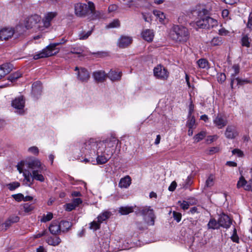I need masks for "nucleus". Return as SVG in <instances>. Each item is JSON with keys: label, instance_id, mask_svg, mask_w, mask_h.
<instances>
[{"label": "nucleus", "instance_id": "obj_10", "mask_svg": "<svg viewBox=\"0 0 252 252\" xmlns=\"http://www.w3.org/2000/svg\"><path fill=\"white\" fill-rule=\"evenodd\" d=\"M19 219L18 216L12 215L9 217L4 222L0 220V230L6 231L13 223L18 222Z\"/></svg>", "mask_w": 252, "mask_h": 252}, {"label": "nucleus", "instance_id": "obj_49", "mask_svg": "<svg viewBox=\"0 0 252 252\" xmlns=\"http://www.w3.org/2000/svg\"><path fill=\"white\" fill-rule=\"evenodd\" d=\"M101 223L98 221L96 222L95 221H93L91 223H90V228L91 229H93L94 230H96L100 228Z\"/></svg>", "mask_w": 252, "mask_h": 252}, {"label": "nucleus", "instance_id": "obj_4", "mask_svg": "<svg viewBox=\"0 0 252 252\" xmlns=\"http://www.w3.org/2000/svg\"><path fill=\"white\" fill-rule=\"evenodd\" d=\"M98 144L99 142L96 141L93 138H91L83 143L81 151L87 154H95L98 148Z\"/></svg>", "mask_w": 252, "mask_h": 252}, {"label": "nucleus", "instance_id": "obj_48", "mask_svg": "<svg viewBox=\"0 0 252 252\" xmlns=\"http://www.w3.org/2000/svg\"><path fill=\"white\" fill-rule=\"evenodd\" d=\"M92 33V31H88L86 32H82L79 34V38L81 40H84L87 39Z\"/></svg>", "mask_w": 252, "mask_h": 252}, {"label": "nucleus", "instance_id": "obj_44", "mask_svg": "<svg viewBox=\"0 0 252 252\" xmlns=\"http://www.w3.org/2000/svg\"><path fill=\"white\" fill-rule=\"evenodd\" d=\"M120 25V23L119 20L115 19L112 22L110 23L106 26L107 28H114L119 27Z\"/></svg>", "mask_w": 252, "mask_h": 252}, {"label": "nucleus", "instance_id": "obj_41", "mask_svg": "<svg viewBox=\"0 0 252 252\" xmlns=\"http://www.w3.org/2000/svg\"><path fill=\"white\" fill-rule=\"evenodd\" d=\"M197 64L200 68H205L208 66V62L205 59H200L197 62Z\"/></svg>", "mask_w": 252, "mask_h": 252}, {"label": "nucleus", "instance_id": "obj_11", "mask_svg": "<svg viewBox=\"0 0 252 252\" xmlns=\"http://www.w3.org/2000/svg\"><path fill=\"white\" fill-rule=\"evenodd\" d=\"M41 20V17L37 14L31 15L26 18L25 20V27L27 29L34 27Z\"/></svg>", "mask_w": 252, "mask_h": 252}, {"label": "nucleus", "instance_id": "obj_43", "mask_svg": "<svg viewBox=\"0 0 252 252\" xmlns=\"http://www.w3.org/2000/svg\"><path fill=\"white\" fill-rule=\"evenodd\" d=\"M178 204H179L181 208L183 210H186L188 209L189 205H191L192 204L186 201H183V202H182L181 201H179L178 202Z\"/></svg>", "mask_w": 252, "mask_h": 252}, {"label": "nucleus", "instance_id": "obj_60", "mask_svg": "<svg viewBox=\"0 0 252 252\" xmlns=\"http://www.w3.org/2000/svg\"><path fill=\"white\" fill-rule=\"evenodd\" d=\"M76 208V207L71 202L65 205V210L71 211Z\"/></svg>", "mask_w": 252, "mask_h": 252}, {"label": "nucleus", "instance_id": "obj_32", "mask_svg": "<svg viewBox=\"0 0 252 252\" xmlns=\"http://www.w3.org/2000/svg\"><path fill=\"white\" fill-rule=\"evenodd\" d=\"M133 212L132 206H122L119 208V212L122 215H126Z\"/></svg>", "mask_w": 252, "mask_h": 252}, {"label": "nucleus", "instance_id": "obj_3", "mask_svg": "<svg viewBox=\"0 0 252 252\" xmlns=\"http://www.w3.org/2000/svg\"><path fill=\"white\" fill-rule=\"evenodd\" d=\"M61 43H51L46 48L43 49L40 52L35 54L33 56L34 60H38L41 58H47L54 56L59 53L60 49L57 46L59 45Z\"/></svg>", "mask_w": 252, "mask_h": 252}, {"label": "nucleus", "instance_id": "obj_37", "mask_svg": "<svg viewBox=\"0 0 252 252\" xmlns=\"http://www.w3.org/2000/svg\"><path fill=\"white\" fill-rule=\"evenodd\" d=\"M60 225H61V230L62 229V231L64 232L67 231L71 227L72 224L69 221L62 220L60 223Z\"/></svg>", "mask_w": 252, "mask_h": 252}, {"label": "nucleus", "instance_id": "obj_19", "mask_svg": "<svg viewBox=\"0 0 252 252\" xmlns=\"http://www.w3.org/2000/svg\"><path fill=\"white\" fill-rule=\"evenodd\" d=\"M93 76L97 82H103L106 79L107 74L103 70L95 71L93 72Z\"/></svg>", "mask_w": 252, "mask_h": 252}, {"label": "nucleus", "instance_id": "obj_45", "mask_svg": "<svg viewBox=\"0 0 252 252\" xmlns=\"http://www.w3.org/2000/svg\"><path fill=\"white\" fill-rule=\"evenodd\" d=\"M24 211L26 213H29L32 211L34 208L32 204L29 203H25L23 206Z\"/></svg>", "mask_w": 252, "mask_h": 252}, {"label": "nucleus", "instance_id": "obj_36", "mask_svg": "<svg viewBox=\"0 0 252 252\" xmlns=\"http://www.w3.org/2000/svg\"><path fill=\"white\" fill-rule=\"evenodd\" d=\"M215 180V176L212 174H210L206 180L205 187L210 188L213 186Z\"/></svg>", "mask_w": 252, "mask_h": 252}, {"label": "nucleus", "instance_id": "obj_64", "mask_svg": "<svg viewBox=\"0 0 252 252\" xmlns=\"http://www.w3.org/2000/svg\"><path fill=\"white\" fill-rule=\"evenodd\" d=\"M219 149L218 147H212L210 148L208 151V154L209 155H213L214 153L219 152Z\"/></svg>", "mask_w": 252, "mask_h": 252}, {"label": "nucleus", "instance_id": "obj_27", "mask_svg": "<svg viewBox=\"0 0 252 252\" xmlns=\"http://www.w3.org/2000/svg\"><path fill=\"white\" fill-rule=\"evenodd\" d=\"M12 106L17 109H22L25 105L23 97L15 98L12 102Z\"/></svg>", "mask_w": 252, "mask_h": 252}, {"label": "nucleus", "instance_id": "obj_28", "mask_svg": "<svg viewBox=\"0 0 252 252\" xmlns=\"http://www.w3.org/2000/svg\"><path fill=\"white\" fill-rule=\"evenodd\" d=\"M131 178L127 175L126 177L121 179L119 183V187L121 188H127L131 184Z\"/></svg>", "mask_w": 252, "mask_h": 252}, {"label": "nucleus", "instance_id": "obj_51", "mask_svg": "<svg viewBox=\"0 0 252 252\" xmlns=\"http://www.w3.org/2000/svg\"><path fill=\"white\" fill-rule=\"evenodd\" d=\"M249 39V38L248 35L244 36L242 38V45L243 46H246L247 47H250V42Z\"/></svg>", "mask_w": 252, "mask_h": 252}, {"label": "nucleus", "instance_id": "obj_55", "mask_svg": "<svg viewBox=\"0 0 252 252\" xmlns=\"http://www.w3.org/2000/svg\"><path fill=\"white\" fill-rule=\"evenodd\" d=\"M221 43V40L219 37H214L211 41V44L214 46L220 45Z\"/></svg>", "mask_w": 252, "mask_h": 252}, {"label": "nucleus", "instance_id": "obj_5", "mask_svg": "<svg viewBox=\"0 0 252 252\" xmlns=\"http://www.w3.org/2000/svg\"><path fill=\"white\" fill-rule=\"evenodd\" d=\"M138 213L144 216L145 221L147 224L149 225H154L156 217L154 210L151 208V207H143L139 210Z\"/></svg>", "mask_w": 252, "mask_h": 252}, {"label": "nucleus", "instance_id": "obj_52", "mask_svg": "<svg viewBox=\"0 0 252 252\" xmlns=\"http://www.w3.org/2000/svg\"><path fill=\"white\" fill-rule=\"evenodd\" d=\"M173 217L174 219L177 221V222H179L181 220L182 214L180 213L173 211Z\"/></svg>", "mask_w": 252, "mask_h": 252}, {"label": "nucleus", "instance_id": "obj_35", "mask_svg": "<svg viewBox=\"0 0 252 252\" xmlns=\"http://www.w3.org/2000/svg\"><path fill=\"white\" fill-rule=\"evenodd\" d=\"M207 226L208 229H218L220 227L219 220L217 221L215 219L212 218L210 220Z\"/></svg>", "mask_w": 252, "mask_h": 252}, {"label": "nucleus", "instance_id": "obj_1", "mask_svg": "<svg viewBox=\"0 0 252 252\" xmlns=\"http://www.w3.org/2000/svg\"><path fill=\"white\" fill-rule=\"evenodd\" d=\"M171 35L174 40L182 43L186 42L190 36L188 29L179 25L172 27Z\"/></svg>", "mask_w": 252, "mask_h": 252}, {"label": "nucleus", "instance_id": "obj_17", "mask_svg": "<svg viewBox=\"0 0 252 252\" xmlns=\"http://www.w3.org/2000/svg\"><path fill=\"white\" fill-rule=\"evenodd\" d=\"M90 78V74L85 68H80L77 73V78L82 82H87Z\"/></svg>", "mask_w": 252, "mask_h": 252}, {"label": "nucleus", "instance_id": "obj_12", "mask_svg": "<svg viewBox=\"0 0 252 252\" xmlns=\"http://www.w3.org/2000/svg\"><path fill=\"white\" fill-rule=\"evenodd\" d=\"M238 132L236 126L234 125H228L225 130L224 134L228 139H234L238 135Z\"/></svg>", "mask_w": 252, "mask_h": 252}, {"label": "nucleus", "instance_id": "obj_21", "mask_svg": "<svg viewBox=\"0 0 252 252\" xmlns=\"http://www.w3.org/2000/svg\"><path fill=\"white\" fill-rule=\"evenodd\" d=\"M132 41L131 37L127 36H122L118 40V46L125 48L128 46Z\"/></svg>", "mask_w": 252, "mask_h": 252}, {"label": "nucleus", "instance_id": "obj_63", "mask_svg": "<svg viewBox=\"0 0 252 252\" xmlns=\"http://www.w3.org/2000/svg\"><path fill=\"white\" fill-rule=\"evenodd\" d=\"M82 50L79 48H72L70 53L75 54H80L82 53Z\"/></svg>", "mask_w": 252, "mask_h": 252}, {"label": "nucleus", "instance_id": "obj_33", "mask_svg": "<svg viewBox=\"0 0 252 252\" xmlns=\"http://www.w3.org/2000/svg\"><path fill=\"white\" fill-rule=\"evenodd\" d=\"M46 242L50 245L56 246L60 244L61 242V240L58 237H56L55 238L50 237L46 240Z\"/></svg>", "mask_w": 252, "mask_h": 252}, {"label": "nucleus", "instance_id": "obj_26", "mask_svg": "<svg viewBox=\"0 0 252 252\" xmlns=\"http://www.w3.org/2000/svg\"><path fill=\"white\" fill-rule=\"evenodd\" d=\"M252 82L250 80L247 79H242L239 77L231 78V86L233 87L234 83H236L237 85H243L248 83H251Z\"/></svg>", "mask_w": 252, "mask_h": 252}, {"label": "nucleus", "instance_id": "obj_14", "mask_svg": "<svg viewBox=\"0 0 252 252\" xmlns=\"http://www.w3.org/2000/svg\"><path fill=\"white\" fill-rule=\"evenodd\" d=\"M214 124L219 129L222 128L227 124V120L221 114H218L213 120Z\"/></svg>", "mask_w": 252, "mask_h": 252}, {"label": "nucleus", "instance_id": "obj_50", "mask_svg": "<svg viewBox=\"0 0 252 252\" xmlns=\"http://www.w3.org/2000/svg\"><path fill=\"white\" fill-rule=\"evenodd\" d=\"M53 218V214L51 213H48L47 215H44L42 218L41 219V221L46 222L50 220Z\"/></svg>", "mask_w": 252, "mask_h": 252}, {"label": "nucleus", "instance_id": "obj_9", "mask_svg": "<svg viewBox=\"0 0 252 252\" xmlns=\"http://www.w3.org/2000/svg\"><path fill=\"white\" fill-rule=\"evenodd\" d=\"M119 141L115 137L111 136L107 138L102 141H99V143H103L104 147V150H113L114 152V147H116L118 144Z\"/></svg>", "mask_w": 252, "mask_h": 252}, {"label": "nucleus", "instance_id": "obj_62", "mask_svg": "<svg viewBox=\"0 0 252 252\" xmlns=\"http://www.w3.org/2000/svg\"><path fill=\"white\" fill-rule=\"evenodd\" d=\"M28 151L34 155H38L39 153V151L37 147L35 146H33L29 148Z\"/></svg>", "mask_w": 252, "mask_h": 252}, {"label": "nucleus", "instance_id": "obj_15", "mask_svg": "<svg viewBox=\"0 0 252 252\" xmlns=\"http://www.w3.org/2000/svg\"><path fill=\"white\" fill-rule=\"evenodd\" d=\"M57 16L56 12H49L46 13L42 19L43 26L46 28L51 26V22Z\"/></svg>", "mask_w": 252, "mask_h": 252}, {"label": "nucleus", "instance_id": "obj_16", "mask_svg": "<svg viewBox=\"0 0 252 252\" xmlns=\"http://www.w3.org/2000/svg\"><path fill=\"white\" fill-rule=\"evenodd\" d=\"M209 11L207 9L203 8L198 12V16L200 17V19L197 20L196 22L197 26L201 29H204L205 26V16L207 15Z\"/></svg>", "mask_w": 252, "mask_h": 252}, {"label": "nucleus", "instance_id": "obj_2", "mask_svg": "<svg viewBox=\"0 0 252 252\" xmlns=\"http://www.w3.org/2000/svg\"><path fill=\"white\" fill-rule=\"evenodd\" d=\"M104 144L103 143H99L98 148L94 155H97L96 158L97 164H103L106 163L111 158L114 154L113 150H104Z\"/></svg>", "mask_w": 252, "mask_h": 252}, {"label": "nucleus", "instance_id": "obj_53", "mask_svg": "<svg viewBox=\"0 0 252 252\" xmlns=\"http://www.w3.org/2000/svg\"><path fill=\"white\" fill-rule=\"evenodd\" d=\"M12 197L18 202H20L24 199V195L22 193L13 194Z\"/></svg>", "mask_w": 252, "mask_h": 252}, {"label": "nucleus", "instance_id": "obj_8", "mask_svg": "<svg viewBox=\"0 0 252 252\" xmlns=\"http://www.w3.org/2000/svg\"><path fill=\"white\" fill-rule=\"evenodd\" d=\"M90 7V12L89 13L88 19L90 20H94L99 19L104 16V13L101 11L95 10V6L94 4L91 1H89Z\"/></svg>", "mask_w": 252, "mask_h": 252}, {"label": "nucleus", "instance_id": "obj_20", "mask_svg": "<svg viewBox=\"0 0 252 252\" xmlns=\"http://www.w3.org/2000/svg\"><path fill=\"white\" fill-rule=\"evenodd\" d=\"M14 34V31L12 28H4L0 31V39L7 40L11 38Z\"/></svg>", "mask_w": 252, "mask_h": 252}, {"label": "nucleus", "instance_id": "obj_40", "mask_svg": "<svg viewBox=\"0 0 252 252\" xmlns=\"http://www.w3.org/2000/svg\"><path fill=\"white\" fill-rule=\"evenodd\" d=\"M154 15L158 19L160 22H163L165 19V16L164 14L160 11H154Z\"/></svg>", "mask_w": 252, "mask_h": 252}, {"label": "nucleus", "instance_id": "obj_30", "mask_svg": "<svg viewBox=\"0 0 252 252\" xmlns=\"http://www.w3.org/2000/svg\"><path fill=\"white\" fill-rule=\"evenodd\" d=\"M41 171L42 170H34V171H32V175H31V176L32 178V182H33V180L39 181L41 182L44 181L45 178L44 176L40 173Z\"/></svg>", "mask_w": 252, "mask_h": 252}, {"label": "nucleus", "instance_id": "obj_24", "mask_svg": "<svg viewBox=\"0 0 252 252\" xmlns=\"http://www.w3.org/2000/svg\"><path fill=\"white\" fill-rule=\"evenodd\" d=\"M28 165L29 168L32 169V171H34V170H43V167L41 166L40 161L37 159H34L28 162Z\"/></svg>", "mask_w": 252, "mask_h": 252}, {"label": "nucleus", "instance_id": "obj_18", "mask_svg": "<svg viewBox=\"0 0 252 252\" xmlns=\"http://www.w3.org/2000/svg\"><path fill=\"white\" fill-rule=\"evenodd\" d=\"M13 68V65L10 63H5L0 65V79L8 74Z\"/></svg>", "mask_w": 252, "mask_h": 252}, {"label": "nucleus", "instance_id": "obj_34", "mask_svg": "<svg viewBox=\"0 0 252 252\" xmlns=\"http://www.w3.org/2000/svg\"><path fill=\"white\" fill-rule=\"evenodd\" d=\"M111 215V213L109 211H105L100 214L97 218V221L100 223H102L103 221H105Z\"/></svg>", "mask_w": 252, "mask_h": 252}, {"label": "nucleus", "instance_id": "obj_39", "mask_svg": "<svg viewBox=\"0 0 252 252\" xmlns=\"http://www.w3.org/2000/svg\"><path fill=\"white\" fill-rule=\"evenodd\" d=\"M195 120L193 116H188V120L187 122V126L189 128L192 129L195 125Z\"/></svg>", "mask_w": 252, "mask_h": 252}, {"label": "nucleus", "instance_id": "obj_46", "mask_svg": "<svg viewBox=\"0 0 252 252\" xmlns=\"http://www.w3.org/2000/svg\"><path fill=\"white\" fill-rule=\"evenodd\" d=\"M206 136V132L201 131L194 136V139L196 142L202 140Z\"/></svg>", "mask_w": 252, "mask_h": 252}, {"label": "nucleus", "instance_id": "obj_13", "mask_svg": "<svg viewBox=\"0 0 252 252\" xmlns=\"http://www.w3.org/2000/svg\"><path fill=\"white\" fill-rule=\"evenodd\" d=\"M218 220L220 226L223 228H228L232 223V220L229 216L223 213L220 215Z\"/></svg>", "mask_w": 252, "mask_h": 252}, {"label": "nucleus", "instance_id": "obj_58", "mask_svg": "<svg viewBox=\"0 0 252 252\" xmlns=\"http://www.w3.org/2000/svg\"><path fill=\"white\" fill-rule=\"evenodd\" d=\"M76 207L82 204V200L80 198H76L72 199L71 202Z\"/></svg>", "mask_w": 252, "mask_h": 252}, {"label": "nucleus", "instance_id": "obj_59", "mask_svg": "<svg viewBox=\"0 0 252 252\" xmlns=\"http://www.w3.org/2000/svg\"><path fill=\"white\" fill-rule=\"evenodd\" d=\"M226 80V76L224 73H221L218 76V80L219 82L222 83Z\"/></svg>", "mask_w": 252, "mask_h": 252}, {"label": "nucleus", "instance_id": "obj_23", "mask_svg": "<svg viewBox=\"0 0 252 252\" xmlns=\"http://www.w3.org/2000/svg\"><path fill=\"white\" fill-rule=\"evenodd\" d=\"M205 26H204V29H209L216 27L218 25V21L207 15L205 16Z\"/></svg>", "mask_w": 252, "mask_h": 252}, {"label": "nucleus", "instance_id": "obj_25", "mask_svg": "<svg viewBox=\"0 0 252 252\" xmlns=\"http://www.w3.org/2000/svg\"><path fill=\"white\" fill-rule=\"evenodd\" d=\"M49 229L51 234L56 235L61 232V225L57 221H53L49 227Z\"/></svg>", "mask_w": 252, "mask_h": 252}, {"label": "nucleus", "instance_id": "obj_6", "mask_svg": "<svg viewBox=\"0 0 252 252\" xmlns=\"http://www.w3.org/2000/svg\"><path fill=\"white\" fill-rule=\"evenodd\" d=\"M75 13L76 16L80 17H84L89 15L90 12V7L89 2L88 5L79 2L74 5Z\"/></svg>", "mask_w": 252, "mask_h": 252}, {"label": "nucleus", "instance_id": "obj_61", "mask_svg": "<svg viewBox=\"0 0 252 252\" xmlns=\"http://www.w3.org/2000/svg\"><path fill=\"white\" fill-rule=\"evenodd\" d=\"M247 27L250 29H252V12H251L249 14Z\"/></svg>", "mask_w": 252, "mask_h": 252}, {"label": "nucleus", "instance_id": "obj_7", "mask_svg": "<svg viewBox=\"0 0 252 252\" xmlns=\"http://www.w3.org/2000/svg\"><path fill=\"white\" fill-rule=\"evenodd\" d=\"M154 74L157 78L162 80H167L169 76V72L167 69L160 64L154 68Z\"/></svg>", "mask_w": 252, "mask_h": 252}, {"label": "nucleus", "instance_id": "obj_57", "mask_svg": "<svg viewBox=\"0 0 252 252\" xmlns=\"http://www.w3.org/2000/svg\"><path fill=\"white\" fill-rule=\"evenodd\" d=\"M231 239L233 242L237 243H239V239L238 235H237L236 229H234L233 234L231 237Z\"/></svg>", "mask_w": 252, "mask_h": 252}, {"label": "nucleus", "instance_id": "obj_38", "mask_svg": "<svg viewBox=\"0 0 252 252\" xmlns=\"http://www.w3.org/2000/svg\"><path fill=\"white\" fill-rule=\"evenodd\" d=\"M22 76V73L19 71H16L11 74L8 78V80H9L11 82H14L18 78H19Z\"/></svg>", "mask_w": 252, "mask_h": 252}, {"label": "nucleus", "instance_id": "obj_47", "mask_svg": "<svg viewBox=\"0 0 252 252\" xmlns=\"http://www.w3.org/2000/svg\"><path fill=\"white\" fill-rule=\"evenodd\" d=\"M247 181L245 179L244 177L243 176H241L240 178L239 181H238L237 184V188L239 189L240 188H244L245 185L247 184Z\"/></svg>", "mask_w": 252, "mask_h": 252}, {"label": "nucleus", "instance_id": "obj_42", "mask_svg": "<svg viewBox=\"0 0 252 252\" xmlns=\"http://www.w3.org/2000/svg\"><path fill=\"white\" fill-rule=\"evenodd\" d=\"M20 186V184L18 182H14L6 185V186L8 187V189L11 191L14 190L16 189L19 187Z\"/></svg>", "mask_w": 252, "mask_h": 252}, {"label": "nucleus", "instance_id": "obj_29", "mask_svg": "<svg viewBox=\"0 0 252 252\" xmlns=\"http://www.w3.org/2000/svg\"><path fill=\"white\" fill-rule=\"evenodd\" d=\"M142 36L144 40L150 42L153 40L154 34L152 31L146 30L142 32Z\"/></svg>", "mask_w": 252, "mask_h": 252}, {"label": "nucleus", "instance_id": "obj_54", "mask_svg": "<svg viewBox=\"0 0 252 252\" xmlns=\"http://www.w3.org/2000/svg\"><path fill=\"white\" fill-rule=\"evenodd\" d=\"M232 68L234 71V73L231 75V78H235L236 75L239 72L240 67L238 64H234L232 66Z\"/></svg>", "mask_w": 252, "mask_h": 252}, {"label": "nucleus", "instance_id": "obj_56", "mask_svg": "<svg viewBox=\"0 0 252 252\" xmlns=\"http://www.w3.org/2000/svg\"><path fill=\"white\" fill-rule=\"evenodd\" d=\"M233 155H236L238 157H243L244 156L243 152L239 149H235L232 151Z\"/></svg>", "mask_w": 252, "mask_h": 252}, {"label": "nucleus", "instance_id": "obj_22", "mask_svg": "<svg viewBox=\"0 0 252 252\" xmlns=\"http://www.w3.org/2000/svg\"><path fill=\"white\" fill-rule=\"evenodd\" d=\"M42 84L40 81H36L33 83L32 85V94L34 96L38 97L41 94Z\"/></svg>", "mask_w": 252, "mask_h": 252}, {"label": "nucleus", "instance_id": "obj_31", "mask_svg": "<svg viewBox=\"0 0 252 252\" xmlns=\"http://www.w3.org/2000/svg\"><path fill=\"white\" fill-rule=\"evenodd\" d=\"M121 72L111 70L107 74V77L112 81H117L121 79Z\"/></svg>", "mask_w": 252, "mask_h": 252}]
</instances>
